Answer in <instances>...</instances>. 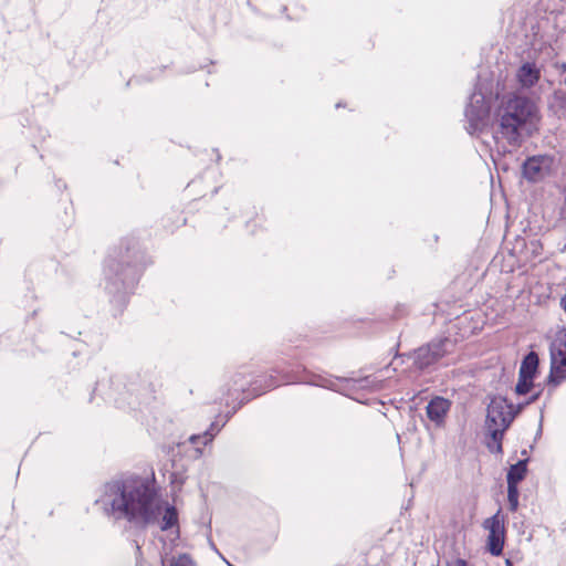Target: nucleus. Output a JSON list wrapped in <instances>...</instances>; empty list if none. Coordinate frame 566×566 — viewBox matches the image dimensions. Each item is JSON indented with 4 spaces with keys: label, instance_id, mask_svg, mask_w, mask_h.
Wrapping results in <instances>:
<instances>
[{
    "label": "nucleus",
    "instance_id": "f257e3e1",
    "mask_svg": "<svg viewBox=\"0 0 566 566\" xmlns=\"http://www.w3.org/2000/svg\"><path fill=\"white\" fill-rule=\"evenodd\" d=\"M96 503L102 504L108 516L125 520L140 531L155 524L161 511L155 490L140 478L106 483Z\"/></svg>",
    "mask_w": 566,
    "mask_h": 566
},
{
    "label": "nucleus",
    "instance_id": "f03ea898",
    "mask_svg": "<svg viewBox=\"0 0 566 566\" xmlns=\"http://www.w3.org/2000/svg\"><path fill=\"white\" fill-rule=\"evenodd\" d=\"M541 109L535 101L527 96L509 94L503 96L495 109L493 138L512 147H520L526 137L539 130Z\"/></svg>",
    "mask_w": 566,
    "mask_h": 566
},
{
    "label": "nucleus",
    "instance_id": "7ed1b4c3",
    "mask_svg": "<svg viewBox=\"0 0 566 566\" xmlns=\"http://www.w3.org/2000/svg\"><path fill=\"white\" fill-rule=\"evenodd\" d=\"M146 255L137 247V243L127 245L116 256L109 255L105 262L104 276L105 290L112 295V301L125 305L126 297L134 292L143 270Z\"/></svg>",
    "mask_w": 566,
    "mask_h": 566
},
{
    "label": "nucleus",
    "instance_id": "20e7f679",
    "mask_svg": "<svg viewBox=\"0 0 566 566\" xmlns=\"http://www.w3.org/2000/svg\"><path fill=\"white\" fill-rule=\"evenodd\" d=\"M513 408L514 405L505 397L499 396L491 400L488 406L485 421L490 438H494L495 440L503 438L504 432L516 417V411H514Z\"/></svg>",
    "mask_w": 566,
    "mask_h": 566
},
{
    "label": "nucleus",
    "instance_id": "39448f33",
    "mask_svg": "<svg viewBox=\"0 0 566 566\" xmlns=\"http://www.w3.org/2000/svg\"><path fill=\"white\" fill-rule=\"evenodd\" d=\"M490 111V98H488L480 88H475L464 111V116L468 122L467 130L469 134L473 135L482 132L488 126Z\"/></svg>",
    "mask_w": 566,
    "mask_h": 566
},
{
    "label": "nucleus",
    "instance_id": "423d86ee",
    "mask_svg": "<svg viewBox=\"0 0 566 566\" xmlns=\"http://www.w3.org/2000/svg\"><path fill=\"white\" fill-rule=\"evenodd\" d=\"M454 348L455 340L450 337L432 339L426 346L415 350L413 364L417 368L424 369L453 353Z\"/></svg>",
    "mask_w": 566,
    "mask_h": 566
},
{
    "label": "nucleus",
    "instance_id": "0eeeda50",
    "mask_svg": "<svg viewBox=\"0 0 566 566\" xmlns=\"http://www.w3.org/2000/svg\"><path fill=\"white\" fill-rule=\"evenodd\" d=\"M554 158L547 155L528 157L522 166L523 176L531 182L543 180L552 172Z\"/></svg>",
    "mask_w": 566,
    "mask_h": 566
},
{
    "label": "nucleus",
    "instance_id": "6e6552de",
    "mask_svg": "<svg viewBox=\"0 0 566 566\" xmlns=\"http://www.w3.org/2000/svg\"><path fill=\"white\" fill-rule=\"evenodd\" d=\"M450 401L443 397H434L431 399L426 408L428 418L437 426L444 422V418L450 409Z\"/></svg>",
    "mask_w": 566,
    "mask_h": 566
},
{
    "label": "nucleus",
    "instance_id": "1a4fd4ad",
    "mask_svg": "<svg viewBox=\"0 0 566 566\" xmlns=\"http://www.w3.org/2000/svg\"><path fill=\"white\" fill-rule=\"evenodd\" d=\"M516 77L522 87L531 88L538 82L541 71L535 63L525 62L518 67Z\"/></svg>",
    "mask_w": 566,
    "mask_h": 566
},
{
    "label": "nucleus",
    "instance_id": "9d476101",
    "mask_svg": "<svg viewBox=\"0 0 566 566\" xmlns=\"http://www.w3.org/2000/svg\"><path fill=\"white\" fill-rule=\"evenodd\" d=\"M564 380H566V356L551 360L547 385L555 388L559 386Z\"/></svg>",
    "mask_w": 566,
    "mask_h": 566
},
{
    "label": "nucleus",
    "instance_id": "9b49d317",
    "mask_svg": "<svg viewBox=\"0 0 566 566\" xmlns=\"http://www.w3.org/2000/svg\"><path fill=\"white\" fill-rule=\"evenodd\" d=\"M527 462L528 459H522L517 461L515 464H512L509 469L506 481L507 485L517 486L518 483L525 478L527 472Z\"/></svg>",
    "mask_w": 566,
    "mask_h": 566
},
{
    "label": "nucleus",
    "instance_id": "f8f14e48",
    "mask_svg": "<svg viewBox=\"0 0 566 566\" xmlns=\"http://www.w3.org/2000/svg\"><path fill=\"white\" fill-rule=\"evenodd\" d=\"M539 358L535 352H530L523 358L518 375L526 376L528 378H535L538 369Z\"/></svg>",
    "mask_w": 566,
    "mask_h": 566
},
{
    "label": "nucleus",
    "instance_id": "ddd939ff",
    "mask_svg": "<svg viewBox=\"0 0 566 566\" xmlns=\"http://www.w3.org/2000/svg\"><path fill=\"white\" fill-rule=\"evenodd\" d=\"M563 357H566V328L559 331L549 345L551 360Z\"/></svg>",
    "mask_w": 566,
    "mask_h": 566
},
{
    "label": "nucleus",
    "instance_id": "4468645a",
    "mask_svg": "<svg viewBox=\"0 0 566 566\" xmlns=\"http://www.w3.org/2000/svg\"><path fill=\"white\" fill-rule=\"evenodd\" d=\"M549 109L556 114L562 115L566 112V92L556 90L548 99Z\"/></svg>",
    "mask_w": 566,
    "mask_h": 566
},
{
    "label": "nucleus",
    "instance_id": "2eb2a0df",
    "mask_svg": "<svg viewBox=\"0 0 566 566\" xmlns=\"http://www.w3.org/2000/svg\"><path fill=\"white\" fill-rule=\"evenodd\" d=\"M280 384L281 382L276 379L275 376L270 375L255 380L253 382L251 390L254 391V397H256L266 392L270 389L277 387Z\"/></svg>",
    "mask_w": 566,
    "mask_h": 566
},
{
    "label": "nucleus",
    "instance_id": "dca6fc26",
    "mask_svg": "<svg viewBox=\"0 0 566 566\" xmlns=\"http://www.w3.org/2000/svg\"><path fill=\"white\" fill-rule=\"evenodd\" d=\"M505 533H489L488 548L493 556H500L503 552Z\"/></svg>",
    "mask_w": 566,
    "mask_h": 566
},
{
    "label": "nucleus",
    "instance_id": "f3484780",
    "mask_svg": "<svg viewBox=\"0 0 566 566\" xmlns=\"http://www.w3.org/2000/svg\"><path fill=\"white\" fill-rule=\"evenodd\" d=\"M504 516L499 511L493 516L486 518L483 523L484 528L489 530V533H505Z\"/></svg>",
    "mask_w": 566,
    "mask_h": 566
},
{
    "label": "nucleus",
    "instance_id": "a211bd4d",
    "mask_svg": "<svg viewBox=\"0 0 566 566\" xmlns=\"http://www.w3.org/2000/svg\"><path fill=\"white\" fill-rule=\"evenodd\" d=\"M220 428L217 423H211L210 428L206 430L202 434H193L189 438V441L193 444L201 442L203 446L212 441L213 437L217 432H219Z\"/></svg>",
    "mask_w": 566,
    "mask_h": 566
},
{
    "label": "nucleus",
    "instance_id": "6ab92c4d",
    "mask_svg": "<svg viewBox=\"0 0 566 566\" xmlns=\"http://www.w3.org/2000/svg\"><path fill=\"white\" fill-rule=\"evenodd\" d=\"M178 523V513L175 506H167L163 516L160 528L167 531Z\"/></svg>",
    "mask_w": 566,
    "mask_h": 566
},
{
    "label": "nucleus",
    "instance_id": "aec40b11",
    "mask_svg": "<svg viewBox=\"0 0 566 566\" xmlns=\"http://www.w3.org/2000/svg\"><path fill=\"white\" fill-rule=\"evenodd\" d=\"M534 387V378L518 375V380L515 386V392L520 396L526 395Z\"/></svg>",
    "mask_w": 566,
    "mask_h": 566
},
{
    "label": "nucleus",
    "instance_id": "412c9836",
    "mask_svg": "<svg viewBox=\"0 0 566 566\" xmlns=\"http://www.w3.org/2000/svg\"><path fill=\"white\" fill-rule=\"evenodd\" d=\"M518 488L515 485H507V502L511 512H515L518 509Z\"/></svg>",
    "mask_w": 566,
    "mask_h": 566
},
{
    "label": "nucleus",
    "instance_id": "4be33fe9",
    "mask_svg": "<svg viewBox=\"0 0 566 566\" xmlns=\"http://www.w3.org/2000/svg\"><path fill=\"white\" fill-rule=\"evenodd\" d=\"M169 566H197V564L189 554L182 553L174 556L169 562Z\"/></svg>",
    "mask_w": 566,
    "mask_h": 566
},
{
    "label": "nucleus",
    "instance_id": "5701e85b",
    "mask_svg": "<svg viewBox=\"0 0 566 566\" xmlns=\"http://www.w3.org/2000/svg\"><path fill=\"white\" fill-rule=\"evenodd\" d=\"M307 384H311V385H314V386H319V387H324V388H327V389H332V390H336V384L334 380L332 379H328V378H325V377H322V376H313V378L308 381H306Z\"/></svg>",
    "mask_w": 566,
    "mask_h": 566
},
{
    "label": "nucleus",
    "instance_id": "b1692460",
    "mask_svg": "<svg viewBox=\"0 0 566 566\" xmlns=\"http://www.w3.org/2000/svg\"><path fill=\"white\" fill-rule=\"evenodd\" d=\"M274 373H276L277 375H281V378H282V382H297V381H303L302 378L297 377V376H294L287 371H284L283 369H280L279 367H275L274 369Z\"/></svg>",
    "mask_w": 566,
    "mask_h": 566
},
{
    "label": "nucleus",
    "instance_id": "393cba45",
    "mask_svg": "<svg viewBox=\"0 0 566 566\" xmlns=\"http://www.w3.org/2000/svg\"><path fill=\"white\" fill-rule=\"evenodd\" d=\"M502 440L503 438H499L497 440L491 438L490 441L488 442V449L490 450V452L501 454L503 452Z\"/></svg>",
    "mask_w": 566,
    "mask_h": 566
},
{
    "label": "nucleus",
    "instance_id": "a878e982",
    "mask_svg": "<svg viewBox=\"0 0 566 566\" xmlns=\"http://www.w3.org/2000/svg\"><path fill=\"white\" fill-rule=\"evenodd\" d=\"M239 378L241 379V378H242V376H241L240 374L235 375L234 380H233V382H234V388H233V390H234V391H239V390H241V391H243V392H244L245 390H244L243 384H241L240 386H237V385H239Z\"/></svg>",
    "mask_w": 566,
    "mask_h": 566
},
{
    "label": "nucleus",
    "instance_id": "bb28decb",
    "mask_svg": "<svg viewBox=\"0 0 566 566\" xmlns=\"http://www.w3.org/2000/svg\"><path fill=\"white\" fill-rule=\"evenodd\" d=\"M447 566H468V563L462 558H458L453 563H448Z\"/></svg>",
    "mask_w": 566,
    "mask_h": 566
},
{
    "label": "nucleus",
    "instance_id": "cd10ccee",
    "mask_svg": "<svg viewBox=\"0 0 566 566\" xmlns=\"http://www.w3.org/2000/svg\"><path fill=\"white\" fill-rule=\"evenodd\" d=\"M541 394H542V390H539V391H537V392L533 394V395L528 398V400L525 402V405H530V403L535 402V401L539 398Z\"/></svg>",
    "mask_w": 566,
    "mask_h": 566
},
{
    "label": "nucleus",
    "instance_id": "c85d7f7f",
    "mask_svg": "<svg viewBox=\"0 0 566 566\" xmlns=\"http://www.w3.org/2000/svg\"><path fill=\"white\" fill-rule=\"evenodd\" d=\"M525 406H526V405H525V402H524V403H518V405H516V406L514 405L513 410H514V411H516V415H517L518 412H521V411H522V409H523Z\"/></svg>",
    "mask_w": 566,
    "mask_h": 566
},
{
    "label": "nucleus",
    "instance_id": "c756f323",
    "mask_svg": "<svg viewBox=\"0 0 566 566\" xmlns=\"http://www.w3.org/2000/svg\"><path fill=\"white\" fill-rule=\"evenodd\" d=\"M560 306L566 312V295L562 298Z\"/></svg>",
    "mask_w": 566,
    "mask_h": 566
},
{
    "label": "nucleus",
    "instance_id": "7c9ffc66",
    "mask_svg": "<svg viewBox=\"0 0 566 566\" xmlns=\"http://www.w3.org/2000/svg\"><path fill=\"white\" fill-rule=\"evenodd\" d=\"M505 565L506 566H514L513 563L510 559H506Z\"/></svg>",
    "mask_w": 566,
    "mask_h": 566
},
{
    "label": "nucleus",
    "instance_id": "2f4dec72",
    "mask_svg": "<svg viewBox=\"0 0 566 566\" xmlns=\"http://www.w3.org/2000/svg\"><path fill=\"white\" fill-rule=\"evenodd\" d=\"M560 67H562V70H563L564 72H566V63H563V64L560 65Z\"/></svg>",
    "mask_w": 566,
    "mask_h": 566
},
{
    "label": "nucleus",
    "instance_id": "473e14b6",
    "mask_svg": "<svg viewBox=\"0 0 566 566\" xmlns=\"http://www.w3.org/2000/svg\"><path fill=\"white\" fill-rule=\"evenodd\" d=\"M336 107H337V108L343 107V104H342V103H337V104H336Z\"/></svg>",
    "mask_w": 566,
    "mask_h": 566
},
{
    "label": "nucleus",
    "instance_id": "72a5a7b5",
    "mask_svg": "<svg viewBox=\"0 0 566 566\" xmlns=\"http://www.w3.org/2000/svg\"><path fill=\"white\" fill-rule=\"evenodd\" d=\"M99 387H101V384H99V382H97V385H96V389H95V390H97Z\"/></svg>",
    "mask_w": 566,
    "mask_h": 566
},
{
    "label": "nucleus",
    "instance_id": "f704fd0d",
    "mask_svg": "<svg viewBox=\"0 0 566 566\" xmlns=\"http://www.w3.org/2000/svg\"><path fill=\"white\" fill-rule=\"evenodd\" d=\"M564 84H566V76H565V80H564Z\"/></svg>",
    "mask_w": 566,
    "mask_h": 566
}]
</instances>
